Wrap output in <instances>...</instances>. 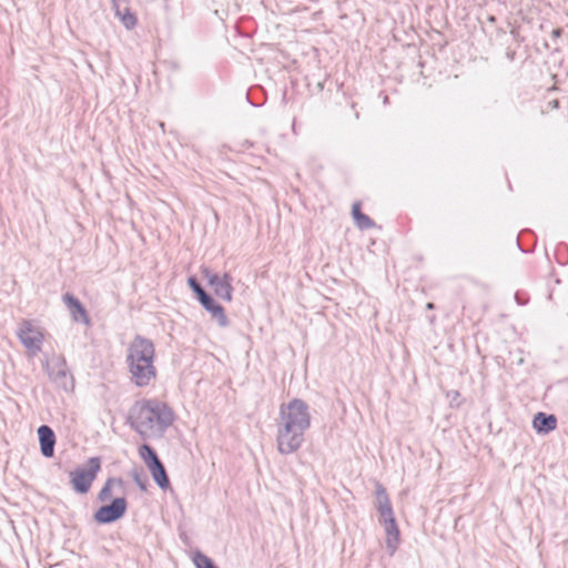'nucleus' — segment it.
Masks as SVG:
<instances>
[{
    "label": "nucleus",
    "mask_w": 568,
    "mask_h": 568,
    "mask_svg": "<svg viewBox=\"0 0 568 568\" xmlns=\"http://www.w3.org/2000/svg\"><path fill=\"white\" fill-rule=\"evenodd\" d=\"M447 396L452 402H455L459 397V393L457 390H450Z\"/></svg>",
    "instance_id": "obj_21"
},
{
    "label": "nucleus",
    "mask_w": 568,
    "mask_h": 568,
    "mask_svg": "<svg viewBox=\"0 0 568 568\" xmlns=\"http://www.w3.org/2000/svg\"><path fill=\"white\" fill-rule=\"evenodd\" d=\"M173 409L156 398L140 399L129 410L130 426L143 439L161 438L174 422Z\"/></svg>",
    "instance_id": "obj_2"
},
{
    "label": "nucleus",
    "mask_w": 568,
    "mask_h": 568,
    "mask_svg": "<svg viewBox=\"0 0 568 568\" xmlns=\"http://www.w3.org/2000/svg\"><path fill=\"white\" fill-rule=\"evenodd\" d=\"M116 484L119 486H122L123 481L121 478H109L101 490L99 491L98 499L100 501H106L111 498L112 495V486Z\"/></svg>",
    "instance_id": "obj_18"
},
{
    "label": "nucleus",
    "mask_w": 568,
    "mask_h": 568,
    "mask_svg": "<svg viewBox=\"0 0 568 568\" xmlns=\"http://www.w3.org/2000/svg\"><path fill=\"white\" fill-rule=\"evenodd\" d=\"M193 561L196 568H217L211 558L200 551L195 552Z\"/></svg>",
    "instance_id": "obj_20"
},
{
    "label": "nucleus",
    "mask_w": 568,
    "mask_h": 568,
    "mask_svg": "<svg viewBox=\"0 0 568 568\" xmlns=\"http://www.w3.org/2000/svg\"><path fill=\"white\" fill-rule=\"evenodd\" d=\"M100 469L101 459L99 457H90L87 467H79L70 473L72 488L79 494H87Z\"/></svg>",
    "instance_id": "obj_4"
},
{
    "label": "nucleus",
    "mask_w": 568,
    "mask_h": 568,
    "mask_svg": "<svg viewBox=\"0 0 568 568\" xmlns=\"http://www.w3.org/2000/svg\"><path fill=\"white\" fill-rule=\"evenodd\" d=\"M201 273L206 280L207 284L212 287L215 295L220 298L231 302L233 298L232 276L227 273L219 274L213 272L207 266L201 267Z\"/></svg>",
    "instance_id": "obj_6"
},
{
    "label": "nucleus",
    "mask_w": 568,
    "mask_h": 568,
    "mask_svg": "<svg viewBox=\"0 0 568 568\" xmlns=\"http://www.w3.org/2000/svg\"><path fill=\"white\" fill-rule=\"evenodd\" d=\"M219 323H220V325H221V326H226V324H227L229 322L221 321V322H219Z\"/></svg>",
    "instance_id": "obj_24"
},
{
    "label": "nucleus",
    "mask_w": 568,
    "mask_h": 568,
    "mask_svg": "<svg viewBox=\"0 0 568 568\" xmlns=\"http://www.w3.org/2000/svg\"><path fill=\"white\" fill-rule=\"evenodd\" d=\"M532 426L539 434H548L557 426V418L552 414L537 413L532 419Z\"/></svg>",
    "instance_id": "obj_12"
},
{
    "label": "nucleus",
    "mask_w": 568,
    "mask_h": 568,
    "mask_svg": "<svg viewBox=\"0 0 568 568\" xmlns=\"http://www.w3.org/2000/svg\"><path fill=\"white\" fill-rule=\"evenodd\" d=\"M114 8L118 7L116 0H112Z\"/></svg>",
    "instance_id": "obj_25"
},
{
    "label": "nucleus",
    "mask_w": 568,
    "mask_h": 568,
    "mask_svg": "<svg viewBox=\"0 0 568 568\" xmlns=\"http://www.w3.org/2000/svg\"><path fill=\"white\" fill-rule=\"evenodd\" d=\"M153 480L161 489H168L170 487V479L163 463L160 460L153 465H149Z\"/></svg>",
    "instance_id": "obj_14"
},
{
    "label": "nucleus",
    "mask_w": 568,
    "mask_h": 568,
    "mask_svg": "<svg viewBox=\"0 0 568 568\" xmlns=\"http://www.w3.org/2000/svg\"><path fill=\"white\" fill-rule=\"evenodd\" d=\"M124 497L114 498L111 504L101 506L94 514V520L99 524H111L122 518L126 511Z\"/></svg>",
    "instance_id": "obj_8"
},
{
    "label": "nucleus",
    "mask_w": 568,
    "mask_h": 568,
    "mask_svg": "<svg viewBox=\"0 0 568 568\" xmlns=\"http://www.w3.org/2000/svg\"><path fill=\"white\" fill-rule=\"evenodd\" d=\"M115 10H116V16L119 17V19L121 20V22L128 30H131L135 27L136 18L129 9H126L124 12H121L116 7Z\"/></svg>",
    "instance_id": "obj_19"
},
{
    "label": "nucleus",
    "mask_w": 568,
    "mask_h": 568,
    "mask_svg": "<svg viewBox=\"0 0 568 568\" xmlns=\"http://www.w3.org/2000/svg\"><path fill=\"white\" fill-rule=\"evenodd\" d=\"M311 427V413L308 405L294 398L280 406L276 419V446L282 455H291L297 452L304 440L305 433Z\"/></svg>",
    "instance_id": "obj_1"
},
{
    "label": "nucleus",
    "mask_w": 568,
    "mask_h": 568,
    "mask_svg": "<svg viewBox=\"0 0 568 568\" xmlns=\"http://www.w3.org/2000/svg\"><path fill=\"white\" fill-rule=\"evenodd\" d=\"M63 301L73 320H87L85 310L78 298L73 295L65 294Z\"/></svg>",
    "instance_id": "obj_15"
},
{
    "label": "nucleus",
    "mask_w": 568,
    "mask_h": 568,
    "mask_svg": "<svg viewBox=\"0 0 568 568\" xmlns=\"http://www.w3.org/2000/svg\"><path fill=\"white\" fill-rule=\"evenodd\" d=\"M552 36L556 37V38L559 37L560 36V30L559 29L554 30L552 31Z\"/></svg>",
    "instance_id": "obj_23"
},
{
    "label": "nucleus",
    "mask_w": 568,
    "mask_h": 568,
    "mask_svg": "<svg viewBox=\"0 0 568 568\" xmlns=\"http://www.w3.org/2000/svg\"><path fill=\"white\" fill-rule=\"evenodd\" d=\"M136 483H138V485L140 486V488H141L142 490H144V489H145V485L143 484V481H140V480L136 478Z\"/></svg>",
    "instance_id": "obj_22"
},
{
    "label": "nucleus",
    "mask_w": 568,
    "mask_h": 568,
    "mask_svg": "<svg viewBox=\"0 0 568 568\" xmlns=\"http://www.w3.org/2000/svg\"><path fill=\"white\" fill-rule=\"evenodd\" d=\"M187 284L196 294L197 300L202 306L209 311L213 317H223V308L217 303H215L209 294L205 293V291L201 287L194 277H189Z\"/></svg>",
    "instance_id": "obj_9"
},
{
    "label": "nucleus",
    "mask_w": 568,
    "mask_h": 568,
    "mask_svg": "<svg viewBox=\"0 0 568 568\" xmlns=\"http://www.w3.org/2000/svg\"><path fill=\"white\" fill-rule=\"evenodd\" d=\"M139 453H140V457L144 462L146 467H149V465H153V464H155V463L161 460L159 458L155 449L152 446L148 445V444H143L140 447Z\"/></svg>",
    "instance_id": "obj_17"
},
{
    "label": "nucleus",
    "mask_w": 568,
    "mask_h": 568,
    "mask_svg": "<svg viewBox=\"0 0 568 568\" xmlns=\"http://www.w3.org/2000/svg\"><path fill=\"white\" fill-rule=\"evenodd\" d=\"M386 531V549L393 556L399 541V529L396 520L384 524Z\"/></svg>",
    "instance_id": "obj_13"
},
{
    "label": "nucleus",
    "mask_w": 568,
    "mask_h": 568,
    "mask_svg": "<svg viewBox=\"0 0 568 568\" xmlns=\"http://www.w3.org/2000/svg\"><path fill=\"white\" fill-rule=\"evenodd\" d=\"M352 215L356 223V225L362 229H371L374 226V222L365 214L361 212V206L358 203H354L352 207Z\"/></svg>",
    "instance_id": "obj_16"
},
{
    "label": "nucleus",
    "mask_w": 568,
    "mask_h": 568,
    "mask_svg": "<svg viewBox=\"0 0 568 568\" xmlns=\"http://www.w3.org/2000/svg\"><path fill=\"white\" fill-rule=\"evenodd\" d=\"M17 336L30 356H36L41 351L44 335L42 328L33 322H21Z\"/></svg>",
    "instance_id": "obj_5"
},
{
    "label": "nucleus",
    "mask_w": 568,
    "mask_h": 568,
    "mask_svg": "<svg viewBox=\"0 0 568 568\" xmlns=\"http://www.w3.org/2000/svg\"><path fill=\"white\" fill-rule=\"evenodd\" d=\"M154 345L142 336H135L128 347L126 364L131 381L138 387H144L156 377L154 366Z\"/></svg>",
    "instance_id": "obj_3"
},
{
    "label": "nucleus",
    "mask_w": 568,
    "mask_h": 568,
    "mask_svg": "<svg viewBox=\"0 0 568 568\" xmlns=\"http://www.w3.org/2000/svg\"><path fill=\"white\" fill-rule=\"evenodd\" d=\"M38 436L41 454L47 458L52 457L55 446V435L52 428L48 425H41L38 428Z\"/></svg>",
    "instance_id": "obj_11"
},
{
    "label": "nucleus",
    "mask_w": 568,
    "mask_h": 568,
    "mask_svg": "<svg viewBox=\"0 0 568 568\" xmlns=\"http://www.w3.org/2000/svg\"><path fill=\"white\" fill-rule=\"evenodd\" d=\"M376 507L383 524L396 520L387 491L379 483L376 484Z\"/></svg>",
    "instance_id": "obj_10"
},
{
    "label": "nucleus",
    "mask_w": 568,
    "mask_h": 568,
    "mask_svg": "<svg viewBox=\"0 0 568 568\" xmlns=\"http://www.w3.org/2000/svg\"><path fill=\"white\" fill-rule=\"evenodd\" d=\"M48 374L50 381L65 392H71L74 387L72 374L67 368L65 361L61 357L57 358L52 365H48Z\"/></svg>",
    "instance_id": "obj_7"
}]
</instances>
